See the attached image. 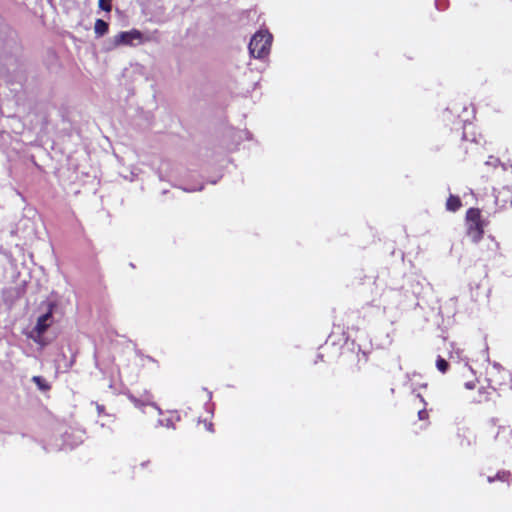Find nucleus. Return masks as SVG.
Here are the masks:
<instances>
[{"mask_svg": "<svg viewBox=\"0 0 512 512\" xmlns=\"http://www.w3.org/2000/svg\"><path fill=\"white\" fill-rule=\"evenodd\" d=\"M511 480H512L511 472L507 471V470L498 471L494 476H487V481L489 483H493L495 481H501V482H505L509 485Z\"/></svg>", "mask_w": 512, "mask_h": 512, "instance_id": "8", "label": "nucleus"}, {"mask_svg": "<svg viewBox=\"0 0 512 512\" xmlns=\"http://www.w3.org/2000/svg\"><path fill=\"white\" fill-rule=\"evenodd\" d=\"M32 381L43 391L50 389V385L41 376H34Z\"/></svg>", "mask_w": 512, "mask_h": 512, "instance_id": "12", "label": "nucleus"}, {"mask_svg": "<svg viewBox=\"0 0 512 512\" xmlns=\"http://www.w3.org/2000/svg\"><path fill=\"white\" fill-rule=\"evenodd\" d=\"M129 399L131 400V402L136 406V407H143V406H146L148 404H150V401L147 400V401H140L139 399H137L136 397L134 396H130Z\"/></svg>", "mask_w": 512, "mask_h": 512, "instance_id": "14", "label": "nucleus"}, {"mask_svg": "<svg viewBox=\"0 0 512 512\" xmlns=\"http://www.w3.org/2000/svg\"><path fill=\"white\" fill-rule=\"evenodd\" d=\"M272 42V35L268 31H258L249 43V51L255 58L265 57L269 51Z\"/></svg>", "mask_w": 512, "mask_h": 512, "instance_id": "3", "label": "nucleus"}, {"mask_svg": "<svg viewBox=\"0 0 512 512\" xmlns=\"http://www.w3.org/2000/svg\"><path fill=\"white\" fill-rule=\"evenodd\" d=\"M94 32L98 37L105 35L108 32V24L102 19H97L94 26Z\"/></svg>", "mask_w": 512, "mask_h": 512, "instance_id": "11", "label": "nucleus"}, {"mask_svg": "<svg viewBox=\"0 0 512 512\" xmlns=\"http://www.w3.org/2000/svg\"><path fill=\"white\" fill-rule=\"evenodd\" d=\"M462 206V202L459 196L450 195L446 201V209L451 212L458 211Z\"/></svg>", "mask_w": 512, "mask_h": 512, "instance_id": "9", "label": "nucleus"}, {"mask_svg": "<svg viewBox=\"0 0 512 512\" xmlns=\"http://www.w3.org/2000/svg\"><path fill=\"white\" fill-rule=\"evenodd\" d=\"M141 39V33L137 30L120 32L114 37V45H122V44H132L134 40Z\"/></svg>", "mask_w": 512, "mask_h": 512, "instance_id": "6", "label": "nucleus"}, {"mask_svg": "<svg viewBox=\"0 0 512 512\" xmlns=\"http://www.w3.org/2000/svg\"><path fill=\"white\" fill-rule=\"evenodd\" d=\"M436 367L441 373H446L449 369V363L441 356H438L436 360Z\"/></svg>", "mask_w": 512, "mask_h": 512, "instance_id": "13", "label": "nucleus"}, {"mask_svg": "<svg viewBox=\"0 0 512 512\" xmlns=\"http://www.w3.org/2000/svg\"><path fill=\"white\" fill-rule=\"evenodd\" d=\"M99 7L109 12L111 10V0H99Z\"/></svg>", "mask_w": 512, "mask_h": 512, "instance_id": "15", "label": "nucleus"}, {"mask_svg": "<svg viewBox=\"0 0 512 512\" xmlns=\"http://www.w3.org/2000/svg\"><path fill=\"white\" fill-rule=\"evenodd\" d=\"M97 410L99 413H102L104 411V406L103 405H97Z\"/></svg>", "mask_w": 512, "mask_h": 512, "instance_id": "19", "label": "nucleus"}, {"mask_svg": "<svg viewBox=\"0 0 512 512\" xmlns=\"http://www.w3.org/2000/svg\"><path fill=\"white\" fill-rule=\"evenodd\" d=\"M494 392L495 391H492L489 388V386L487 388L481 387L478 391L477 402L482 403V402H488V401L492 400V396H493Z\"/></svg>", "mask_w": 512, "mask_h": 512, "instance_id": "10", "label": "nucleus"}, {"mask_svg": "<svg viewBox=\"0 0 512 512\" xmlns=\"http://www.w3.org/2000/svg\"><path fill=\"white\" fill-rule=\"evenodd\" d=\"M486 431L489 434H494V441L499 445H512V429L510 426L499 425L496 419H492L487 424Z\"/></svg>", "mask_w": 512, "mask_h": 512, "instance_id": "4", "label": "nucleus"}, {"mask_svg": "<svg viewBox=\"0 0 512 512\" xmlns=\"http://www.w3.org/2000/svg\"><path fill=\"white\" fill-rule=\"evenodd\" d=\"M53 307H54L53 304H49L48 311L45 314L38 317L37 323L35 326V331L38 335L44 334L46 332V330L49 328V326L51 325L52 316H53Z\"/></svg>", "mask_w": 512, "mask_h": 512, "instance_id": "5", "label": "nucleus"}, {"mask_svg": "<svg viewBox=\"0 0 512 512\" xmlns=\"http://www.w3.org/2000/svg\"><path fill=\"white\" fill-rule=\"evenodd\" d=\"M142 360H143V362H144V363H152V364H155V365H156V367H158V366H159L158 362H157L156 360H154V359H153L152 357H150V356H146V357H144Z\"/></svg>", "mask_w": 512, "mask_h": 512, "instance_id": "17", "label": "nucleus"}, {"mask_svg": "<svg viewBox=\"0 0 512 512\" xmlns=\"http://www.w3.org/2000/svg\"><path fill=\"white\" fill-rule=\"evenodd\" d=\"M428 412L426 409H421L418 411V417L420 420H426L428 419Z\"/></svg>", "mask_w": 512, "mask_h": 512, "instance_id": "16", "label": "nucleus"}, {"mask_svg": "<svg viewBox=\"0 0 512 512\" xmlns=\"http://www.w3.org/2000/svg\"><path fill=\"white\" fill-rule=\"evenodd\" d=\"M467 234L475 243L479 242L484 234V222L478 208H469L466 212Z\"/></svg>", "mask_w": 512, "mask_h": 512, "instance_id": "2", "label": "nucleus"}, {"mask_svg": "<svg viewBox=\"0 0 512 512\" xmlns=\"http://www.w3.org/2000/svg\"><path fill=\"white\" fill-rule=\"evenodd\" d=\"M464 385L469 390H472L475 388V383L473 381L466 382Z\"/></svg>", "mask_w": 512, "mask_h": 512, "instance_id": "18", "label": "nucleus"}, {"mask_svg": "<svg viewBox=\"0 0 512 512\" xmlns=\"http://www.w3.org/2000/svg\"><path fill=\"white\" fill-rule=\"evenodd\" d=\"M457 438L461 447H470L476 444V435L468 428L459 429Z\"/></svg>", "mask_w": 512, "mask_h": 512, "instance_id": "7", "label": "nucleus"}, {"mask_svg": "<svg viewBox=\"0 0 512 512\" xmlns=\"http://www.w3.org/2000/svg\"><path fill=\"white\" fill-rule=\"evenodd\" d=\"M486 381L492 391H510L512 390V371L498 363H493L486 369Z\"/></svg>", "mask_w": 512, "mask_h": 512, "instance_id": "1", "label": "nucleus"}]
</instances>
